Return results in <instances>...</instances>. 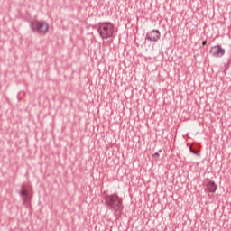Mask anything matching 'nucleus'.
Returning <instances> with one entry per match:
<instances>
[{"mask_svg":"<svg viewBox=\"0 0 231 231\" xmlns=\"http://www.w3.org/2000/svg\"><path fill=\"white\" fill-rule=\"evenodd\" d=\"M160 37H162L160 30H152L146 33V39L150 41V42H158Z\"/></svg>","mask_w":231,"mask_h":231,"instance_id":"nucleus-5","label":"nucleus"},{"mask_svg":"<svg viewBox=\"0 0 231 231\" xmlns=\"http://www.w3.org/2000/svg\"><path fill=\"white\" fill-rule=\"evenodd\" d=\"M202 44L205 46L207 44V41H204Z\"/></svg>","mask_w":231,"mask_h":231,"instance_id":"nucleus-11","label":"nucleus"},{"mask_svg":"<svg viewBox=\"0 0 231 231\" xmlns=\"http://www.w3.org/2000/svg\"><path fill=\"white\" fill-rule=\"evenodd\" d=\"M105 201L110 210H114L117 214H122V210H124V206L122 205L123 200L116 193L106 195Z\"/></svg>","mask_w":231,"mask_h":231,"instance_id":"nucleus-1","label":"nucleus"},{"mask_svg":"<svg viewBox=\"0 0 231 231\" xmlns=\"http://www.w3.org/2000/svg\"><path fill=\"white\" fill-rule=\"evenodd\" d=\"M206 189L208 190V192L214 193L216 192V190H217V186L216 182L210 180L207 183Z\"/></svg>","mask_w":231,"mask_h":231,"instance_id":"nucleus-6","label":"nucleus"},{"mask_svg":"<svg viewBox=\"0 0 231 231\" xmlns=\"http://www.w3.org/2000/svg\"><path fill=\"white\" fill-rule=\"evenodd\" d=\"M23 198V205H28V201H30V195H28V193H26V195H22Z\"/></svg>","mask_w":231,"mask_h":231,"instance_id":"nucleus-8","label":"nucleus"},{"mask_svg":"<svg viewBox=\"0 0 231 231\" xmlns=\"http://www.w3.org/2000/svg\"><path fill=\"white\" fill-rule=\"evenodd\" d=\"M30 190V185L23 184L21 187L20 196H26Z\"/></svg>","mask_w":231,"mask_h":231,"instance_id":"nucleus-7","label":"nucleus"},{"mask_svg":"<svg viewBox=\"0 0 231 231\" xmlns=\"http://www.w3.org/2000/svg\"><path fill=\"white\" fill-rule=\"evenodd\" d=\"M97 32L102 39H111L115 35V25L111 22L99 23Z\"/></svg>","mask_w":231,"mask_h":231,"instance_id":"nucleus-3","label":"nucleus"},{"mask_svg":"<svg viewBox=\"0 0 231 231\" xmlns=\"http://www.w3.org/2000/svg\"><path fill=\"white\" fill-rule=\"evenodd\" d=\"M190 152H192V154H196V156H199V152L197 150H194L192 147L189 148Z\"/></svg>","mask_w":231,"mask_h":231,"instance_id":"nucleus-9","label":"nucleus"},{"mask_svg":"<svg viewBox=\"0 0 231 231\" xmlns=\"http://www.w3.org/2000/svg\"><path fill=\"white\" fill-rule=\"evenodd\" d=\"M29 26L32 33H40L41 35H46V33H48V30H50L48 23H46L44 20L31 21L29 23Z\"/></svg>","mask_w":231,"mask_h":231,"instance_id":"nucleus-2","label":"nucleus"},{"mask_svg":"<svg viewBox=\"0 0 231 231\" xmlns=\"http://www.w3.org/2000/svg\"><path fill=\"white\" fill-rule=\"evenodd\" d=\"M153 156L158 158V157H160V153L155 152V153L153 154Z\"/></svg>","mask_w":231,"mask_h":231,"instance_id":"nucleus-10","label":"nucleus"},{"mask_svg":"<svg viewBox=\"0 0 231 231\" xmlns=\"http://www.w3.org/2000/svg\"><path fill=\"white\" fill-rule=\"evenodd\" d=\"M209 53L212 57H215V59H219L225 55L226 51L221 47V45H216L211 47Z\"/></svg>","mask_w":231,"mask_h":231,"instance_id":"nucleus-4","label":"nucleus"}]
</instances>
